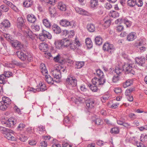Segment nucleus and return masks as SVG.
Here are the masks:
<instances>
[{
  "label": "nucleus",
  "instance_id": "nucleus-1",
  "mask_svg": "<svg viewBox=\"0 0 147 147\" xmlns=\"http://www.w3.org/2000/svg\"><path fill=\"white\" fill-rule=\"evenodd\" d=\"M25 52L19 51L16 52V54L18 57L21 60L24 61L27 60L29 62H31L33 60V57L31 54L29 52H26V50Z\"/></svg>",
  "mask_w": 147,
  "mask_h": 147
},
{
  "label": "nucleus",
  "instance_id": "nucleus-2",
  "mask_svg": "<svg viewBox=\"0 0 147 147\" xmlns=\"http://www.w3.org/2000/svg\"><path fill=\"white\" fill-rule=\"evenodd\" d=\"M133 64L125 63L122 66L123 71H124L126 74H130L134 75L135 74V72L132 69Z\"/></svg>",
  "mask_w": 147,
  "mask_h": 147
},
{
  "label": "nucleus",
  "instance_id": "nucleus-3",
  "mask_svg": "<svg viewBox=\"0 0 147 147\" xmlns=\"http://www.w3.org/2000/svg\"><path fill=\"white\" fill-rule=\"evenodd\" d=\"M25 19L23 18L22 17H19L17 20V25L18 28L20 29L22 31L23 29H28V27L26 25L25 22Z\"/></svg>",
  "mask_w": 147,
  "mask_h": 147
},
{
  "label": "nucleus",
  "instance_id": "nucleus-4",
  "mask_svg": "<svg viewBox=\"0 0 147 147\" xmlns=\"http://www.w3.org/2000/svg\"><path fill=\"white\" fill-rule=\"evenodd\" d=\"M37 87V88L36 89H34L33 88H29L28 89V91H32L34 93L36 91H44L47 89V88L45 84H42V83H40Z\"/></svg>",
  "mask_w": 147,
  "mask_h": 147
},
{
  "label": "nucleus",
  "instance_id": "nucleus-5",
  "mask_svg": "<svg viewBox=\"0 0 147 147\" xmlns=\"http://www.w3.org/2000/svg\"><path fill=\"white\" fill-rule=\"evenodd\" d=\"M103 49L107 51L109 54H111L115 50V48L113 44L108 42L105 43L103 46Z\"/></svg>",
  "mask_w": 147,
  "mask_h": 147
},
{
  "label": "nucleus",
  "instance_id": "nucleus-6",
  "mask_svg": "<svg viewBox=\"0 0 147 147\" xmlns=\"http://www.w3.org/2000/svg\"><path fill=\"white\" fill-rule=\"evenodd\" d=\"M51 74L54 77V78L59 79L61 77V74L59 68L57 67V66L51 70Z\"/></svg>",
  "mask_w": 147,
  "mask_h": 147
},
{
  "label": "nucleus",
  "instance_id": "nucleus-7",
  "mask_svg": "<svg viewBox=\"0 0 147 147\" xmlns=\"http://www.w3.org/2000/svg\"><path fill=\"white\" fill-rule=\"evenodd\" d=\"M106 81V80L105 78H98L95 77L92 79V82L93 84L97 86H99L100 85H103Z\"/></svg>",
  "mask_w": 147,
  "mask_h": 147
},
{
  "label": "nucleus",
  "instance_id": "nucleus-8",
  "mask_svg": "<svg viewBox=\"0 0 147 147\" xmlns=\"http://www.w3.org/2000/svg\"><path fill=\"white\" fill-rule=\"evenodd\" d=\"M66 83L72 87H75L77 84V80L74 77L68 76L66 79Z\"/></svg>",
  "mask_w": 147,
  "mask_h": 147
},
{
  "label": "nucleus",
  "instance_id": "nucleus-9",
  "mask_svg": "<svg viewBox=\"0 0 147 147\" xmlns=\"http://www.w3.org/2000/svg\"><path fill=\"white\" fill-rule=\"evenodd\" d=\"M11 43L12 46L13 47L18 49H21L22 51L25 52L26 50L24 49L23 45L20 42L16 40H14L13 41L12 40L11 41Z\"/></svg>",
  "mask_w": 147,
  "mask_h": 147
},
{
  "label": "nucleus",
  "instance_id": "nucleus-10",
  "mask_svg": "<svg viewBox=\"0 0 147 147\" xmlns=\"http://www.w3.org/2000/svg\"><path fill=\"white\" fill-rule=\"evenodd\" d=\"M59 23L62 26L64 27L70 26L73 27V26H75L76 25L74 21H73L69 22L66 19H63L61 20Z\"/></svg>",
  "mask_w": 147,
  "mask_h": 147
},
{
  "label": "nucleus",
  "instance_id": "nucleus-11",
  "mask_svg": "<svg viewBox=\"0 0 147 147\" xmlns=\"http://www.w3.org/2000/svg\"><path fill=\"white\" fill-rule=\"evenodd\" d=\"M9 130L7 131L5 133H4V137L8 140L11 141L16 140V138L13 136L14 134L13 133V131L10 129H9Z\"/></svg>",
  "mask_w": 147,
  "mask_h": 147
},
{
  "label": "nucleus",
  "instance_id": "nucleus-12",
  "mask_svg": "<svg viewBox=\"0 0 147 147\" xmlns=\"http://www.w3.org/2000/svg\"><path fill=\"white\" fill-rule=\"evenodd\" d=\"M136 63L138 66H143L145 62V59L144 57H138L135 58Z\"/></svg>",
  "mask_w": 147,
  "mask_h": 147
},
{
  "label": "nucleus",
  "instance_id": "nucleus-13",
  "mask_svg": "<svg viewBox=\"0 0 147 147\" xmlns=\"http://www.w3.org/2000/svg\"><path fill=\"white\" fill-rule=\"evenodd\" d=\"M2 123L6 125L5 126L11 127L16 123V121L13 119H9L5 122L2 121Z\"/></svg>",
  "mask_w": 147,
  "mask_h": 147
},
{
  "label": "nucleus",
  "instance_id": "nucleus-14",
  "mask_svg": "<svg viewBox=\"0 0 147 147\" xmlns=\"http://www.w3.org/2000/svg\"><path fill=\"white\" fill-rule=\"evenodd\" d=\"M120 22L121 23H124L126 25L127 27L130 26L131 24V22L126 18L118 19L115 21V23H118Z\"/></svg>",
  "mask_w": 147,
  "mask_h": 147
},
{
  "label": "nucleus",
  "instance_id": "nucleus-15",
  "mask_svg": "<svg viewBox=\"0 0 147 147\" xmlns=\"http://www.w3.org/2000/svg\"><path fill=\"white\" fill-rule=\"evenodd\" d=\"M80 45V43L78 40H76L75 41L70 42L69 47L71 49L75 50L77 49Z\"/></svg>",
  "mask_w": 147,
  "mask_h": 147
},
{
  "label": "nucleus",
  "instance_id": "nucleus-16",
  "mask_svg": "<svg viewBox=\"0 0 147 147\" xmlns=\"http://www.w3.org/2000/svg\"><path fill=\"white\" fill-rule=\"evenodd\" d=\"M26 29L27 30L25 31L26 33L25 35L26 36V38L27 39H30L32 40H34L35 38V37L33 32L30 29Z\"/></svg>",
  "mask_w": 147,
  "mask_h": 147
},
{
  "label": "nucleus",
  "instance_id": "nucleus-17",
  "mask_svg": "<svg viewBox=\"0 0 147 147\" xmlns=\"http://www.w3.org/2000/svg\"><path fill=\"white\" fill-rule=\"evenodd\" d=\"M86 104L87 107L91 109L93 107L95 104L94 101L92 99H88L86 101Z\"/></svg>",
  "mask_w": 147,
  "mask_h": 147
},
{
  "label": "nucleus",
  "instance_id": "nucleus-18",
  "mask_svg": "<svg viewBox=\"0 0 147 147\" xmlns=\"http://www.w3.org/2000/svg\"><path fill=\"white\" fill-rule=\"evenodd\" d=\"M39 48L43 52L47 51L49 47L47 44L45 43H41L39 44Z\"/></svg>",
  "mask_w": 147,
  "mask_h": 147
},
{
  "label": "nucleus",
  "instance_id": "nucleus-19",
  "mask_svg": "<svg viewBox=\"0 0 147 147\" xmlns=\"http://www.w3.org/2000/svg\"><path fill=\"white\" fill-rule=\"evenodd\" d=\"M1 28H2L7 29L10 27V23L8 20H3L1 24Z\"/></svg>",
  "mask_w": 147,
  "mask_h": 147
},
{
  "label": "nucleus",
  "instance_id": "nucleus-20",
  "mask_svg": "<svg viewBox=\"0 0 147 147\" xmlns=\"http://www.w3.org/2000/svg\"><path fill=\"white\" fill-rule=\"evenodd\" d=\"M136 37V33L134 32H131L127 35V39L129 41H132L135 39Z\"/></svg>",
  "mask_w": 147,
  "mask_h": 147
},
{
  "label": "nucleus",
  "instance_id": "nucleus-21",
  "mask_svg": "<svg viewBox=\"0 0 147 147\" xmlns=\"http://www.w3.org/2000/svg\"><path fill=\"white\" fill-rule=\"evenodd\" d=\"M95 71L96 73H94V74L96 75L99 78H105L104 73L100 69H96Z\"/></svg>",
  "mask_w": 147,
  "mask_h": 147
},
{
  "label": "nucleus",
  "instance_id": "nucleus-22",
  "mask_svg": "<svg viewBox=\"0 0 147 147\" xmlns=\"http://www.w3.org/2000/svg\"><path fill=\"white\" fill-rule=\"evenodd\" d=\"M70 42L69 40L66 38H65L61 40V42L63 45V47H69L70 44Z\"/></svg>",
  "mask_w": 147,
  "mask_h": 147
},
{
  "label": "nucleus",
  "instance_id": "nucleus-23",
  "mask_svg": "<svg viewBox=\"0 0 147 147\" xmlns=\"http://www.w3.org/2000/svg\"><path fill=\"white\" fill-rule=\"evenodd\" d=\"M53 31L57 34H59L61 32V30L60 27L57 24H53L52 27Z\"/></svg>",
  "mask_w": 147,
  "mask_h": 147
},
{
  "label": "nucleus",
  "instance_id": "nucleus-24",
  "mask_svg": "<svg viewBox=\"0 0 147 147\" xmlns=\"http://www.w3.org/2000/svg\"><path fill=\"white\" fill-rule=\"evenodd\" d=\"M75 10L79 14L84 15H88V13L84 10L79 7H76L75 8Z\"/></svg>",
  "mask_w": 147,
  "mask_h": 147
},
{
  "label": "nucleus",
  "instance_id": "nucleus-25",
  "mask_svg": "<svg viewBox=\"0 0 147 147\" xmlns=\"http://www.w3.org/2000/svg\"><path fill=\"white\" fill-rule=\"evenodd\" d=\"M45 79L49 84H52L54 83V80L50 75H45Z\"/></svg>",
  "mask_w": 147,
  "mask_h": 147
},
{
  "label": "nucleus",
  "instance_id": "nucleus-26",
  "mask_svg": "<svg viewBox=\"0 0 147 147\" xmlns=\"http://www.w3.org/2000/svg\"><path fill=\"white\" fill-rule=\"evenodd\" d=\"M27 20L28 21L31 23H34L36 21V18L34 15L30 14L27 16Z\"/></svg>",
  "mask_w": 147,
  "mask_h": 147
},
{
  "label": "nucleus",
  "instance_id": "nucleus-27",
  "mask_svg": "<svg viewBox=\"0 0 147 147\" xmlns=\"http://www.w3.org/2000/svg\"><path fill=\"white\" fill-rule=\"evenodd\" d=\"M42 34H43L44 38H47L49 39H51L52 38V36L49 32L47 31L43 30L42 31Z\"/></svg>",
  "mask_w": 147,
  "mask_h": 147
},
{
  "label": "nucleus",
  "instance_id": "nucleus-28",
  "mask_svg": "<svg viewBox=\"0 0 147 147\" xmlns=\"http://www.w3.org/2000/svg\"><path fill=\"white\" fill-rule=\"evenodd\" d=\"M58 8L62 11H65L66 10V6L65 4L62 2L59 3L58 5Z\"/></svg>",
  "mask_w": 147,
  "mask_h": 147
},
{
  "label": "nucleus",
  "instance_id": "nucleus-29",
  "mask_svg": "<svg viewBox=\"0 0 147 147\" xmlns=\"http://www.w3.org/2000/svg\"><path fill=\"white\" fill-rule=\"evenodd\" d=\"M49 13L50 14L51 17H55L57 15V11L55 7H50L49 9Z\"/></svg>",
  "mask_w": 147,
  "mask_h": 147
},
{
  "label": "nucleus",
  "instance_id": "nucleus-30",
  "mask_svg": "<svg viewBox=\"0 0 147 147\" xmlns=\"http://www.w3.org/2000/svg\"><path fill=\"white\" fill-rule=\"evenodd\" d=\"M44 25L48 28H50L51 26V23L47 18L43 19L42 20Z\"/></svg>",
  "mask_w": 147,
  "mask_h": 147
},
{
  "label": "nucleus",
  "instance_id": "nucleus-31",
  "mask_svg": "<svg viewBox=\"0 0 147 147\" xmlns=\"http://www.w3.org/2000/svg\"><path fill=\"white\" fill-rule=\"evenodd\" d=\"M85 43L88 48L90 49L92 47V43L90 38H86L85 40Z\"/></svg>",
  "mask_w": 147,
  "mask_h": 147
},
{
  "label": "nucleus",
  "instance_id": "nucleus-32",
  "mask_svg": "<svg viewBox=\"0 0 147 147\" xmlns=\"http://www.w3.org/2000/svg\"><path fill=\"white\" fill-rule=\"evenodd\" d=\"M87 28L88 30L90 32H93L95 30V27L94 25L92 24H88Z\"/></svg>",
  "mask_w": 147,
  "mask_h": 147
},
{
  "label": "nucleus",
  "instance_id": "nucleus-33",
  "mask_svg": "<svg viewBox=\"0 0 147 147\" xmlns=\"http://www.w3.org/2000/svg\"><path fill=\"white\" fill-rule=\"evenodd\" d=\"M133 81L131 79H129L123 84V86L124 88H126L132 84Z\"/></svg>",
  "mask_w": 147,
  "mask_h": 147
},
{
  "label": "nucleus",
  "instance_id": "nucleus-34",
  "mask_svg": "<svg viewBox=\"0 0 147 147\" xmlns=\"http://www.w3.org/2000/svg\"><path fill=\"white\" fill-rule=\"evenodd\" d=\"M109 15L110 16H111L113 18L117 17L119 16V13L117 11H111Z\"/></svg>",
  "mask_w": 147,
  "mask_h": 147
},
{
  "label": "nucleus",
  "instance_id": "nucleus-35",
  "mask_svg": "<svg viewBox=\"0 0 147 147\" xmlns=\"http://www.w3.org/2000/svg\"><path fill=\"white\" fill-rule=\"evenodd\" d=\"M8 106L2 100L0 102V109L1 110L3 111L7 109Z\"/></svg>",
  "mask_w": 147,
  "mask_h": 147
},
{
  "label": "nucleus",
  "instance_id": "nucleus-36",
  "mask_svg": "<svg viewBox=\"0 0 147 147\" xmlns=\"http://www.w3.org/2000/svg\"><path fill=\"white\" fill-rule=\"evenodd\" d=\"M76 100L75 101H74L76 104H78V102L81 103L83 102L85 100L84 98L78 96H77L76 97Z\"/></svg>",
  "mask_w": 147,
  "mask_h": 147
},
{
  "label": "nucleus",
  "instance_id": "nucleus-37",
  "mask_svg": "<svg viewBox=\"0 0 147 147\" xmlns=\"http://www.w3.org/2000/svg\"><path fill=\"white\" fill-rule=\"evenodd\" d=\"M95 42L96 45H100L102 44V39L100 36H97L95 38Z\"/></svg>",
  "mask_w": 147,
  "mask_h": 147
},
{
  "label": "nucleus",
  "instance_id": "nucleus-38",
  "mask_svg": "<svg viewBox=\"0 0 147 147\" xmlns=\"http://www.w3.org/2000/svg\"><path fill=\"white\" fill-rule=\"evenodd\" d=\"M97 0H91L90 6L92 8H94L98 5Z\"/></svg>",
  "mask_w": 147,
  "mask_h": 147
},
{
  "label": "nucleus",
  "instance_id": "nucleus-39",
  "mask_svg": "<svg viewBox=\"0 0 147 147\" xmlns=\"http://www.w3.org/2000/svg\"><path fill=\"white\" fill-rule=\"evenodd\" d=\"M127 3V5L131 7H133L136 5L135 0H128Z\"/></svg>",
  "mask_w": 147,
  "mask_h": 147
},
{
  "label": "nucleus",
  "instance_id": "nucleus-40",
  "mask_svg": "<svg viewBox=\"0 0 147 147\" xmlns=\"http://www.w3.org/2000/svg\"><path fill=\"white\" fill-rule=\"evenodd\" d=\"M32 4V1L31 0H26L24 3V7H30Z\"/></svg>",
  "mask_w": 147,
  "mask_h": 147
},
{
  "label": "nucleus",
  "instance_id": "nucleus-41",
  "mask_svg": "<svg viewBox=\"0 0 147 147\" xmlns=\"http://www.w3.org/2000/svg\"><path fill=\"white\" fill-rule=\"evenodd\" d=\"M0 10L1 12H6L8 11L9 9V7L5 5H2L0 7Z\"/></svg>",
  "mask_w": 147,
  "mask_h": 147
},
{
  "label": "nucleus",
  "instance_id": "nucleus-42",
  "mask_svg": "<svg viewBox=\"0 0 147 147\" xmlns=\"http://www.w3.org/2000/svg\"><path fill=\"white\" fill-rule=\"evenodd\" d=\"M6 78L3 74L0 75V83L4 84L5 83L6 80Z\"/></svg>",
  "mask_w": 147,
  "mask_h": 147
},
{
  "label": "nucleus",
  "instance_id": "nucleus-43",
  "mask_svg": "<svg viewBox=\"0 0 147 147\" xmlns=\"http://www.w3.org/2000/svg\"><path fill=\"white\" fill-rule=\"evenodd\" d=\"M2 101L8 106L10 104L11 101L10 99L9 98L5 96L3 97Z\"/></svg>",
  "mask_w": 147,
  "mask_h": 147
},
{
  "label": "nucleus",
  "instance_id": "nucleus-44",
  "mask_svg": "<svg viewBox=\"0 0 147 147\" xmlns=\"http://www.w3.org/2000/svg\"><path fill=\"white\" fill-rule=\"evenodd\" d=\"M135 90L134 88H131L129 89H127L125 92V94L126 96H130L131 93Z\"/></svg>",
  "mask_w": 147,
  "mask_h": 147
},
{
  "label": "nucleus",
  "instance_id": "nucleus-45",
  "mask_svg": "<svg viewBox=\"0 0 147 147\" xmlns=\"http://www.w3.org/2000/svg\"><path fill=\"white\" fill-rule=\"evenodd\" d=\"M123 71V68L121 69L119 67H117L115 70V72L116 73L117 75L119 76V75L122 74Z\"/></svg>",
  "mask_w": 147,
  "mask_h": 147
},
{
  "label": "nucleus",
  "instance_id": "nucleus-46",
  "mask_svg": "<svg viewBox=\"0 0 147 147\" xmlns=\"http://www.w3.org/2000/svg\"><path fill=\"white\" fill-rule=\"evenodd\" d=\"M111 132L113 134H117L119 132V129L117 127L112 128L111 130Z\"/></svg>",
  "mask_w": 147,
  "mask_h": 147
},
{
  "label": "nucleus",
  "instance_id": "nucleus-47",
  "mask_svg": "<svg viewBox=\"0 0 147 147\" xmlns=\"http://www.w3.org/2000/svg\"><path fill=\"white\" fill-rule=\"evenodd\" d=\"M104 12V8L102 6H100L97 9V12L100 15L103 14Z\"/></svg>",
  "mask_w": 147,
  "mask_h": 147
},
{
  "label": "nucleus",
  "instance_id": "nucleus-48",
  "mask_svg": "<svg viewBox=\"0 0 147 147\" xmlns=\"http://www.w3.org/2000/svg\"><path fill=\"white\" fill-rule=\"evenodd\" d=\"M63 122L65 126H69L68 125H69L71 123L69 117H65L63 120Z\"/></svg>",
  "mask_w": 147,
  "mask_h": 147
},
{
  "label": "nucleus",
  "instance_id": "nucleus-49",
  "mask_svg": "<svg viewBox=\"0 0 147 147\" xmlns=\"http://www.w3.org/2000/svg\"><path fill=\"white\" fill-rule=\"evenodd\" d=\"M84 63L83 62H76L75 67L77 69L81 68L84 65Z\"/></svg>",
  "mask_w": 147,
  "mask_h": 147
},
{
  "label": "nucleus",
  "instance_id": "nucleus-50",
  "mask_svg": "<svg viewBox=\"0 0 147 147\" xmlns=\"http://www.w3.org/2000/svg\"><path fill=\"white\" fill-rule=\"evenodd\" d=\"M97 86L93 84H90L89 87L91 90L95 92L97 91L98 90Z\"/></svg>",
  "mask_w": 147,
  "mask_h": 147
},
{
  "label": "nucleus",
  "instance_id": "nucleus-51",
  "mask_svg": "<svg viewBox=\"0 0 147 147\" xmlns=\"http://www.w3.org/2000/svg\"><path fill=\"white\" fill-rule=\"evenodd\" d=\"M31 27L33 31H38L40 29V26L37 25H33L31 26Z\"/></svg>",
  "mask_w": 147,
  "mask_h": 147
},
{
  "label": "nucleus",
  "instance_id": "nucleus-52",
  "mask_svg": "<svg viewBox=\"0 0 147 147\" xmlns=\"http://www.w3.org/2000/svg\"><path fill=\"white\" fill-rule=\"evenodd\" d=\"M136 5L138 7H140L143 5V2L142 0H135Z\"/></svg>",
  "mask_w": 147,
  "mask_h": 147
},
{
  "label": "nucleus",
  "instance_id": "nucleus-53",
  "mask_svg": "<svg viewBox=\"0 0 147 147\" xmlns=\"http://www.w3.org/2000/svg\"><path fill=\"white\" fill-rule=\"evenodd\" d=\"M55 46L57 48L60 49L61 47H63V45L61 42V40L55 42Z\"/></svg>",
  "mask_w": 147,
  "mask_h": 147
},
{
  "label": "nucleus",
  "instance_id": "nucleus-54",
  "mask_svg": "<svg viewBox=\"0 0 147 147\" xmlns=\"http://www.w3.org/2000/svg\"><path fill=\"white\" fill-rule=\"evenodd\" d=\"M111 21L109 20H106L105 22L103 24V26L105 28H107L109 27L110 25Z\"/></svg>",
  "mask_w": 147,
  "mask_h": 147
},
{
  "label": "nucleus",
  "instance_id": "nucleus-55",
  "mask_svg": "<svg viewBox=\"0 0 147 147\" xmlns=\"http://www.w3.org/2000/svg\"><path fill=\"white\" fill-rule=\"evenodd\" d=\"M119 79V75H116L114 76L112 78V81L113 82L115 83L118 81Z\"/></svg>",
  "mask_w": 147,
  "mask_h": 147
},
{
  "label": "nucleus",
  "instance_id": "nucleus-56",
  "mask_svg": "<svg viewBox=\"0 0 147 147\" xmlns=\"http://www.w3.org/2000/svg\"><path fill=\"white\" fill-rule=\"evenodd\" d=\"M17 138L22 142H24L26 139V138L25 136L22 135H20V136H18L17 137Z\"/></svg>",
  "mask_w": 147,
  "mask_h": 147
},
{
  "label": "nucleus",
  "instance_id": "nucleus-57",
  "mask_svg": "<svg viewBox=\"0 0 147 147\" xmlns=\"http://www.w3.org/2000/svg\"><path fill=\"white\" fill-rule=\"evenodd\" d=\"M4 74L5 77L6 78L7 77L9 78L10 76H11L12 75V73L11 72L8 71H5L4 74Z\"/></svg>",
  "mask_w": 147,
  "mask_h": 147
},
{
  "label": "nucleus",
  "instance_id": "nucleus-58",
  "mask_svg": "<svg viewBox=\"0 0 147 147\" xmlns=\"http://www.w3.org/2000/svg\"><path fill=\"white\" fill-rule=\"evenodd\" d=\"M25 125L23 123H21L19 125L17 129L18 130H22L23 128L25 127Z\"/></svg>",
  "mask_w": 147,
  "mask_h": 147
},
{
  "label": "nucleus",
  "instance_id": "nucleus-59",
  "mask_svg": "<svg viewBox=\"0 0 147 147\" xmlns=\"http://www.w3.org/2000/svg\"><path fill=\"white\" fill-rule=\"evenodd\" d=\"M101 120L100 118H96L93 121V122L97 125H100L101 123Z\"/></svg>",
  "mask_w": 147,
  "mask_h": 147
},
{
  "label": "nucleus",
  "instance_id": "nucleus-60",
  "mask_svg": "<svg viewBox=\"0 0 147 147\" xmlns=\"http://www.w3.org/2000/svg\"><path fill=\"white\" fill-rule=\"evenodd\" d=\"M37 130L40 131H43L45 130V127L42 125H40L38 126L37 128Z\"/></svg>",
  "mask_w": 147,
  "mask_h": 147
},
{
  "label": "nucleus",
  "instance_id": "nucleus-61",
  "mask_svg": "<svg viewBox=\"0 0 147 147\" xmlns=\"http://www.w3.org/2000/svg\"><path fill=\"white\" fill-rule=\"evenodd\" d=\"M0 131H3V133H5L9 130V129H7L4 127L0 126Z\"/></svg>",
  "mask_w": 147,
  "mask_h": 147
},
{
  "label": "nucleus",
  "instance_id": "nucleus-62",
  "mask_svg": "<svg viewBox=\"0 0 147 147\" xmlns=\"http://www.w3.org/2000/svg\"><path fill=\"white\" fill-rule=\"evenodd\" d=\"M6 66L9 68H13L14 67V65L12 63H7L5 64Z\"/></svg>",
  "mask_w": 147,
  "mask_h": 147
},
{
  "label": "nucleus",
  "instance_id": "nucleus-63",
  "mask_svg": "<svg viewBox=\"0 0 147 147\" xmlns=\"http://www.w3.org/2000/svg\"><path fill=\"white\" fill-rule=\"evenodd\" d=\"M105 7L106 9H109L112 7V5L109 3H107L105 4Z\"/></svg>",
  "mask_w": 147,
  "mask_h": 147
},
{
  "label": "nucleus",
  "instance_id": "nucleus-64",
  "mask_svg": "<svg viewBox=\"0 0 147 147\" xmlns=\"http://www.w3.org/2000/svg\"><path fill=\"white\" fill-rule=\"evenodd\" d=\"M123 27L122 26H119L116 27V30L118 32H121L123 30Z\"/></svg>",
  "mask_w": 147,
  "mask_h": 147
}]
</instances>
